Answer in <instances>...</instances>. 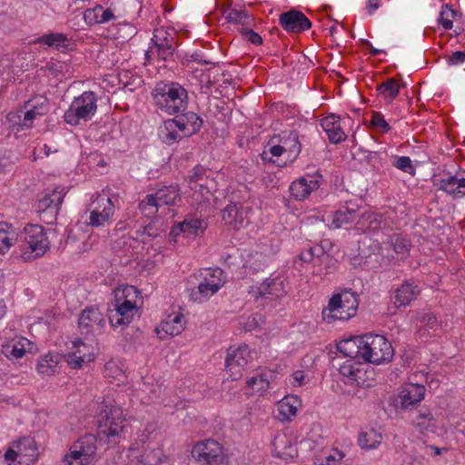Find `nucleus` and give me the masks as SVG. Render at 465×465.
<instances>
[{"instance_id": "obj_1", "label": "nucleus", "mask_w": 465, "mask_h": 465, "mask_svg": "<svg viewBox=\"0 0 465 465\" xmlns=\"http://www.w3.org/2000/svg\"><path fill=\"white\" fill-rule=\"evenodd\" d=\"M151 96L153 105L169 115L185 112L189 104L187 90L175 81L157 82L151 91Z\"/></svg>"}, {"instance_id": "obj_2", "label": "nucleus", "mask_w": 465, "mask_h": 465, "mask_svg": "<svg viewBox=\"0 0 465 465\" xmlns=\"http://www.w3.org/2000/svg\"><path fill=\"white\" fill-rule=\"evenodd\" d=\"M358 306L357 293L344 289L331 296L328 306L322 310V316L328 323L337 320L347 321L356 315Z\"/></svg>"}, {"instance_id": "obj_3", "label": "nucleus", "mask_w": 465, "mask_h": 465, "mask_svg": "<svg viewBox=\"0 0 465 465\" xmlns=\"http://www.w3.org/2000/svg\"><path fill=\"white\" fill-rule=\"evenodd\" d=\"M22 253L25 261H32L43 256L49 248V241L43 226L27 224L22 233Z\"/></svg>"}, {"instance_id": "obj_4", "label": "nucleus", "mask_w": 465, "mask_h": 465, "mask_svg": "<svg viewBox=\"0 0 465 465\" xmlns=\"http://www.w3.org/2000/svg\"><path fill=\"white\" fill-rule=\"evenodd\" d=\"M97 111V95L93 91H85L75 97L69 108L64 112V121L76 126L81 122H87L92 119Z\"/></svg>"}, {"instance_id": "obj_5", "label": "nucleus", "mask_w": 465, "mask_h": 465, "mask_svg": "<svg viewBox=\"0 0 465 465\" xmlns=\"http://www.w3.org/2000/svg\"><path fill=\"white\" fill-rule=\"evenodd\" d=\"M362 360L364 362L381 364L390 361L394 350L389 341L382 335L367 333L362 335Z\"/></svg>"}, {"instance_id": "obj_6", "label": "nucleus", "mask_w": 465, "mask_h": 465, "mask_svg": "<svg viewBox=\"0 0 465 465\" xmlns=\"http://www.w3.org/2000/svg\"><path fill=\"white\" fill-rule=\"evenodd\" d=\"M191 454L199 465H224L227 462L223 447L213 439L195 443Z\"/></svg>"}, {"instance_id": "obj_7", "label": "nucleus", "mask_w": 465, "mask_h": 465, "mask_svg": "<svg viewBox=\"0 0 465 465\" xmlns=\"http://www.w3.org/2000/svg\"><path fill=\"white\" fill-rule=\"evenodd\" d=\"M96 437L85 433L75 440L63 460L64 465H84L90 461V458L96 452Z\"/></svg>"}, {"instance_id": "obj_8", "label": "nucleus", "mask_w": 465, "mask_h": 465, "mask_svg": "<svg viewBox=\"0 0 465 465\" xmlns=\"http://www.w3.org/2000/svg\"><path fill=\"white\" fill-rule=\"evenodd\" d=\"M366 363L360 361L347 360L339 369L342 381L347 385L357 387H371L372 384L373 371L366 370Z\"/></svg>"}, {"instance_id": "obj_9", "label": "nucleus", "mask_w": 465, "mask_h": 465, "mask_svg": "<svg viewBox=\"0 0 465 465\" xmlns=\"http://www.w3.org/2000/svg\"><path fill=\"white\" fill-rule=\"evenodd\" d=\"M125 419L123 410L118 406H106L101 412L98 433L106 438L115 437L124 430Z\"/></svg>"}, {"instance_id": "obj_10", "label": "nucleus", "mask_w": 465, "mask_h": 465, "mask_svg": "<svg viewBox=\"0 0 465 465\" xmlns=\"http://www.w3.org/2000/svg\"><path fill=\"white\" fill-rule=\"evenodd\" d=\"M223 275V272L220 268L205 269L203 278L200 282L197 291H193L191 293L192 299L194 302H202L216 293L224 283Z\"/></svg>"}, {"instance_id": "obj_11", "label": "nucleus", "mask_w": 465, "mask_h": 465, "mask_svg": "<svg viewBox=\"0 0 465 465\" xmlns=\"http://www.w3.org/2000/svg\"><path fill=\"white\" fill-rule=\"evenodd\" d=\"M155 52L156 60L168 64H175L178 58L176 52V41L167 32L155 29L152 38Z\"/></svg>"}, {"instance_id": "obj_12", "label": "nucleus", "mask_w": 465, "mask_h": 465, "mask_svg": "<svg viewBox=\"0 0 465 465\" xmlns=\"http://www.w3.org/2000/svg\"><path fill=\"white\" fill-rule=\"evenodd\" d=\"M104 325V314L94 306H88L83 310L78 319V328L82 335L100 334Z\"/></svg>"}, {"instance_id": "obj_13", "label": "nucleus", "mask_w": 465, "mask_h": 465, "mask_svg": "<svg viewBox=\"0 0 465 465\" xmlns=\"http://www.w3.org/2000/svg\"><path fill=\"white\" fill-rule=\"evenodd\" d=\"M250 358V350L246 344L240 345L236 349L229 348L225 359V367L232 380H238L242 377Z\"/></svg>"}, {"instance_id": "obj_14", "label": "nucleus", "mask_w": 465, "mask_h": 465, "mask_svg": "<svg viewBox=\"0 0 465 465\" xmlns=\"http://www.w3.org/2000/svg\"><path fill=\"white\" fill-rule=\"evenodd\" d=\"M364 209L362 201H346L332 214L331 224L335 229H340L345 225L357 221L360 211Z\"/></svg>"}, {"instance_id": "obj_15", "label": "nucleus", "mask_w": 465, "mask_h": 465, "mask_svg": "<svg viewBox=\"0 0 465 465\" xmlns=\"http://www.w3.org/2000/svg\"><path fill=\"white\" fill-rule=\"evenodd\" d=\"M279 24L288 33L300 34L312 27L309 18L297 9L283 12L279 16Z\"/></svg>"}, {"instance_id": "obj_16", "label": "nucleus", "mask_w": 465, "mask_h": 465, "mask_svg": "<svg viewBox=\"0 0 465 465\" xmlns=\"http://www.w3.org/2000/svg\"><path fill=\"white\" fill-rule=\"evenodd\" d=\"M137 308L134 302L124 299L116 300L114 308L109 310V322L112 327L128 325L136 312Z\"/></svg>"}, {"instance_id": "obj_17", "label": "nucleus", "mask_w": 465, "mask_h": 465, "mask_svg": "<svg viewBox=\"0 0 465 465\" xmlns=\"http://www.w3.org/2000/svg\"><path fill=\"white\" fill-rule=\"evenodd\" d=\"M322 175L316 172L314 175H307L292 182L289 187L292 197L296 201H303L320 187Z\"/></svg>"}, {"instance_id": "obj_18", "label": "nucleus", "mask_w": 465, "mask_h": 465, "mask_svg": "<svg viewBox=\"0 0 465 465\" xmlns=\"http://www.w3.org/2000/svg\"><path fill=\"white\" fill-rule=\"evenodd\" d=\"M22 109L26 110L23 116L24 126L32 128L34 120L37 116H43L48 113V100L44 95H35L24 103Z\"/></svg>"}, {"instance_id": "obj_19", "label": "nucleus", "mask_w": 465, "mask_h": 465, "mask_svg": "<svg viewBox=\"0 0 465 465\" xmlns=\"http://www.w3.org/2000/svg\"><path fill=\"white\" fill-rule=\"evenodd\" d=\"M249 208L241 203H231L223 210L222 219L225 224L238 230L249 223Z\"/></svg>"}, {"instance_id": "obj_20", "label": "nucleus", "mask_w": 465, "mask_h": 465, "mask_svg": "<svg viewBox=\"0 0 465 465\" xmlns=\"http://www.w3.org/2000/svg\"><path fill=\"white\" fill-rule=\"evenodd\" d=\"M207 225L208 223L204 219L187 216L183 222L172 227L170 234L173 237H177L180 234H184L188 237H196L204 232Z\"/></svg>"}, {"instance_id": "obj_21", "label": "nucleus", "mask_w": 465, "mask_h": 465, "mask_svg": "<svg viewBox=\"0 0 465 465\" xmlns=\"http://www.w3.org/2000/svg\"><path fill=\"white\" fill-rule=\"evenodd\" d=\"M420 294V288L413 280H406L395 290L393 304L401 309L411 304Z\"/></svg>"}, {"instance_id": "obj_22", "label": "nucleus", "mask_w": 465, "mask_h": 465, "mask_svg": "<svg viewBox=\"0 0 465 465\" xmlns=\"http://www.w3.org/2000/svg\"><path fill=\"white\" fill-rule=\"evenodd\" d=\"M174 120L178 124V130L183 134L185 137H190L197 134L203 124V120L194 112H181V114H174Z\"/></svg>"}, {"instance_id": "obj_23", "label": "nucleus", "mask_w": 465, "mask_h": 465, "mask_svg": "<svg viewBox=\"0 0 465 465\" xmlns=\"http://www.w3.org/2000/svg\"><path fill=\"white\" fill-rule=\"evenodd\" d=\"M286 294L283 280L279 276L266 278L258 287L256 298L274 299Z\"/></svg>"}, {"instance_id": "obj_24", "label": "nucleus", "mask_w": 465, "mask_h": 465, "mask_svg": "<svg viewBox=\"0 0 465 465\" xmlns=\"http://www.w3.org/2000/svg\"><path fill=\"white\" fill-rule=\"evenodd\" d=\"M96 201L97 203L103 204V209H94L90 212L88 224L93 227L104 226L114 213V204L111 198L99 196Z\"/></svg>"}, {"instance_id": "obj_25", "label": "nucleus", "mask_w": 465, "mask_h": 465, "mask_svg": "<svg viewBox=\"0 0 465 465\" xmlns=\"http://www.w3.org/2000/svg\"><path fill=\"white\" fill-rule=\"evenodd\" d=\"M425 394V387L420 384L411 383L402 388L399 394V404L402 410L413 408Z\"/></svg>"}, {"instance_id": "obj_26", "label": "nucleus", "mask_w": 465, "mask_h": 465, "mask_svg": "<svg viewBox=\"0 0 465 465\" xmlns=\"http://www.w3.org/2000/svg\"><path fill=\"white\" fill-rule=\"evenodd\" d=\"M18 464L19 465H29L35 462L37 459V448L34 439L25 437L19 440L16 443Z\"/></svg>"}, {"instance_id": "obj_27", "label": "nucleus", "mask_w": 465, "mask_h": 465, "mask_svg": "<svg viewBox=\"0 0 465 465\" xmlns=\"http://www.w3.org/2000/svg\"><path fill=\"white\" fill-rule=\"evenodd\" d=\"M321 125L328 135L330 143L337 144L346 139V134L341 126L339 117L332 115L324 117L321 121Z\"/></svg>"}, {"instance_id": "obj_28", "label": "nucleus", "mask_w": 465, "mask_h": 465, "mask_svg": "<svg viewBox=\"0 0 465 465\" xmlns=\"http://www.w3.org/2000/svg\"><path fill=\"white\" fill-rule=\"evenodd\" d=\"M66 194L63 186H55L52 191L46 190L44 196L39 199L37 210H60L64 198Z\"/></svg>"}, {"instance_id": "obj_29", "label": "nucleus", "mask_w": 465, "mask_h": 465, "mask_svg": "<svg viewBox=\"0 0 465 465\" xmlns=\"http://www.w3.org/2000/svg\"><path fill=\"white\" fill-rule=\"evenodd\" d=\"M34 43L48 48H54L63 53L69 49V39L67 35L63 33L51 32L44 34L43 35L38 36Z\"/></svg>"}, {"instance_id": "obj_30", "label": "nucleus", "mask_w": 465, "mask_h": 465, "mask_svg": "<svg viewBox=\"0 0 465 465\" xmlns=\"http://www.w3.org/2000/svg\"><path fill=\"white\" fill-rule=\"evenodd\" d=\"M115 19L116 16L111 9H104L100 5L84 12V20L88 25L105 24Z\"/></svg>"}, {"instance_id": "obj_31", "label": "nucleus", "mask_w": 465, "mask_h": 465, "mask_svg": "<svg viewBox=\"0 0 465 465\" xmlns=\"http://www.w3.org/2000/svg\"><path fill=\"white\" fill-rule=\"evenodd\" d=\"M362 336L343 340L337 344L338 351L352 361L362 360Z\"/></svg>"}, {"instance_id": "obj_32", "label": "nucleus", "mask_w": 465, "mask_h": 465, "mask_svg": "<svg viewBox=\"0 0 465 465\" xmlns=\"http://www.w3.org/2000/svg\"><path fill=\"white\" fill-rule=\"evenodd\" d=\"M178 124L174 118L163 121V124L158 128V136L160 140L168 145L179 142L183 137V134H180Z\"/></svg>"}, {"instance_id": "obj_33", "label": "nucleus", "mask_w": 465, "mask_h": 465, "mask_svg": "<svg viewBox=\"0 0 465 465\" xmlns=\"http://www.w3.org/2000/svg\"><path fill=\"white\" fill-rule=\"evenodd\" d=\"M381 217L370 211H360L358 219L355 223V227L358 231L362 232H374L381 228Z\"/></svg>"}, {"instance_id": "obj_34", "label": "nucleus", "mask_w": 465, "mask_h": 465, "mask_svg": "<svg viewBox=\"0 0 465 465\" xmlns=\"http://www.w3.org/2000/svg\"><path fill=\"white\" fill-rule=\"evenodd\" d=\"M280 142L284 146V151L288 153V160L293 162L302 151V142L298 133L296 131L283 133Z\"/></svg>"}, {"instance_id": "obj_35", "label": "nucleus", "mask_w": 465, "mask_h": 465, "mask_svg": "<svg viewBox=\"0 0 465 465\" xmlns=\"http://www.w3.org/2000/svg\"><path fill=\"white\" fill-rule=\"evenodd\" d=\"M74 347L77 349L75 352L67 353L65 361L73 369H78L83 366L84 363L90 362L94 360V356L92 353H85L81 347L86 348L85 344L81 340L74 341Z\"/></svg>"}, {"instance_id": "obj_36", "label": "nucleus", "mask_w": 465, "mask_h": 465, "mask_svg": "<svg viewBox=\"0 0 465 465\" xmlns=\"http://www.w3.org/2000/svg\"><path fill=\"white\" fill-rule=\"evenodd\" d=\"M184 329V317L182 313H174L167 316L163 320L160 327L155 329L157 333H160V330L164 331L165 334L170 336H176L180 334Z\"/></svg>"}, {"instance_id": "obj_37", "label": "nucleus", "mask_w": 465, "mask_h": 465, "mask_svg": "<svg viewBox=\"0 0 465 465\" xmlns=\"http://www.w3.org/2000/svg\"><path fill=\"white\" fill-rule=\"evenodd\" d=\"M302 406L301 399L296 395H287L278 402V411L283 420H292Z\"/></svg>"}, {"instance_id": "obj_38", "label": "nucleus", "mask_w": 465, "mask_h": 465, "mask_svg": "<svg viewBox=\"0 0 465 465\" xmlns=\"http://www.w3.org/2000/svg\"><path fill=\"white\" fill-rule=\"evenodd\" d=\"M152 194L160 206L174 205L182 200L177 185L163 186Z\"/></svg>"}, {"instance_id": "obj_39", "label": "nucleus", "mask_w": 465, "mask_h": 465, "mask_svg": "<svg viewBox=\"0 0 465 465\" xmlns=\"http://www.w3.org/2000/svg\"><path fill=\"white\" fill-rule=\"evenodd\" d=\"M15 240L16 232L14 227L5 222H0V253L8 252Z\"/></svg>"}, {"instance_id": "obj_40", "label": "nucleus", "mask_w": 465, "mask_h": 465, "mask_svg": "<svg viewBox=\"0 0 465 465\" xmlns=\"http://www.w3.org/2000/svg\"><path fill=\"white\" fill-rule=\"evenodd\" d=\"M401 85L394 78H388L376 86L378 94L389 103H391L399 94Z\"/></svg>"}, {"instance_id": "obj_41", "label": "nucleus", "mask_w": 465, "mask_h": 465, "mask_svg": "<svg viewBox=\"0 0 465 465\" xmlns=\"http://www.w3.org/2000/svg\"><path fill=\"white\" fill-rule=\"evenodd\" d=\"M227 23L250 27L253 25L254 18L245 10L231 9L225 16Z\"/></svg>"}, {"instance_id": "obj_42", "label": "nucleus", "mask_w": 465, "mask_h": 465, "mask_svg": "<svg viewBox=\"0 0 465 465\" xmlns=\"http://www.w3.org/2000/svg\"><path fill=\"white\" fill-rule=\"evenodd\" d=\"M381 435L374 429L361 431L358 437V444L361 449H375L381 444Z\"/></svg>"}, {"instance_id": "obj_43", "label": "nucleus", "mask_w": 465, "mask_h": 465, "mask_svg": "<svg viewBox=\"0 0 465 465\" xmlns=\"http://www.w3.org/2000/svg\"><path fill=\"white\" fill-rule=\"evenodd\" d=\"M458 178L457 174L451 175L450 173L443 176L434 175L432 178V183L438 190H441L453 196Z\"/></svg>"}, {"instance_id": "obj_44", "label": "nucleus", "mask_w": 465, "mask_h": 465, "mask_svg": "<svg viewBox=\"0 0 465 465\" xmlns=\"http://www.w3.org/2000/svg\"><path fill=\"white\" fill-rule=\"evenodd\" d=\"M413 422L416 427L420 429L421 433L436 431L437 423L433 414L430 411L420 412Z\"/></svg>"}, {"instance_id": "obj_45", "label": "nucleus", "mask_w": 465, "mask_h": 465, "mask_svg": "<svg viewBox=\"0 0 465 465\" xmlns=\"http://www.w3.org/2000/svg\"><path fill=\"white\" fill-rule=\"evenodd\" d=\"M390 243L395 253L401 255V258H405L409 255L411 242L409 239L402 234L393 233L390 237Z\"/></svg>"}, {"instance_id": "obj_46", "label": "nucleus", "mask_w": 465, "mask_h": 465, "mask_svg": "<svg viewBox=\"0 0 465 465\" xmlns=\"http://www.w3.org/2000/svg\"><path fill=\"white\" fill-rule=\"evenodd\" d=\"M327 242H321V243L314 244L313 246H310L311 251L312 252V256L314 258V261L317 264V269H314L313 273L316 275L322 274V268L321 264L324 262L328 258L329 254L327 253L325 247H326Z\"/></svg>"}, {"instance_id": "obj_47", "label": "nucleus", "mask_w": 465, "mask_h": 465, "mask_svg": "<svg viewBox=\"0 0 465 465\" xmlns=\"http://www.w3.org/2000/svg\"><path fill=\"white\" fill-rule=\"evenodd\" d=\"M159 207L160 205L153 194H147L138 204L141 213L148 218L155 216Z\"/></svg>"}, {"instance_id": "obj_48", "label": "nucleus", "mask_w": 465, "mask_h": 465, "mask_svg": "<svg viewBox=\"0 0 465 465\" xmlns=\"http://www.w3.org/2000/svg\"><path fill=\"white\" fill-rule=\"evenodd\" d=\"M209 170L203 165H196L190 172L186 180L190 185L193 183L199 184L201 187L205 185V182L208 178Z\"/></svg>"}, {"instance_id": "obj_49", "label": "nucleus", "mask_w": 465, "mask_h": 465, "mask_svg": "<svg viewBox=\"0 0 465 465\" xmlns=\"http://www.w3.org/2000/svg\"><path fill=\"white\" fill-rule=\"evenodd\" d=\"M23 110L12 111L6 115V122L10 128L15 129L17 132L26 129L24 126Z\"/></svg>"}, {"instance_id": "obj_50", "label": "nucleus", "mask_w": 465, "mask_h": 465, "mask_svg": "<svg viewBox=\"0 0 465 465\" xmlns=\"http://www.w3.org/2000/svg\"><path fill=\"white\" fill-rule=\"evenodd\" d=\"M392 165L411 175L415 174V167L412 165V162L409 156H394V161L392 163Z\"/></svg>"}, {"instance_id": "obj_51", "label": "nucleus", "mask_w": 465, "mask_h": 465, "mask_svg": "<svg viewBox=\"0 0 465 465\" xmlns=\"http://www.w3.org/2000/svg\"><path fill=\"white\" fill-rule=\"evenodd\" d=\"M454 17L455 11L450 7V5H445L441 7L438 23L442 25L445 30H450L453 26V23L448 16Z\"/></svg>"}, {"instance_id": "obj_52", "label": "nucleus", "mask_w": 465, "mask_h": 465, "mask_svg": "<svg viewBox=\"0 0 465 465\" xmlns=\"http://www.w3.org/2000/svg\"><path fill=\"white\" fill-rule=\"evenodd\" d=\"M284 146L282 144H274L268 148V150L264 149L261 153V159L263 163H274L272 156L279 157L284 153Z\"/></svg>"}, {"instance_id": "obj_53", "label": "nucleus", "mask_w": 465, "mask_h": 465, "mask_svg": "<svg viewBox=\"0 0 465 465\" xmlns=\"http://www.w3.org/2000/svg\"><path fill=\"white\" fill-rule=\"evenodd\" d=\"M248 387L257 392H262L269 387V380L266 374H261L258 377H252L247 381Z\"/></svg>"}, {"instance_id": "obj_54", "label": "nucleus", "mask_w": 465, "mask_h": 465, "mask_svg": "<svg viewBox=\"0 0 465 465\" xmlns=\"http://www.w3.org/2000/svg\"><path fill=\"white\" fill-rule=\"evenodd\" d=\"M244 39L252 43L255 45H260L262 44V36L254 32L252 29L249 27H241L239 29Z\"/></svg>"}, {"instance_id": "obj_55", "label": "nucleus", "mask_w": 465, "mask_h": 465, "mask_svg": "<svg viewBox=\"0 0 465 465\" xmlns=\"http://www.w3.org/2000/svg\"><path fill=\"white\" fill-rule=\"evenodd\" d=\"M52 361V357L45 355L37 364V371L39 373L50 376L54 372V366L51 365L49 361Z\"/></svg>"}, {"instance_id": "obj_56", "label": "nucleus", "mask_w": 465, "mask_h": 465, "mask_svg": "<svg viewBox=\"0 0 465 465\" xmlns=\"http://www.w3.org/2000/svg\"><path fill=\"white\" fill-rule=\"evenodd\" d=\"M17 453L13 449H8L5 453L0 451V465H19Z\"/></svg>"}, {"instance_id": "obj_57", "label": "nucleus", "mask_w": 465, "mask_h": 465, "mask_svg": "<svg viewBox=\"0 0 465 465\" xmlns=\"http://www.w3.org/2000/svg\"><path fill=\"white\" fill-rule=\"evenodd\" d=\"M371 124L374 127L381 128L384 133H388L391 130V126L381 113L375 112L372 114Z\"/></svg>"}, {"instance_id": "obj_58", "label": "nucleus", "mask_w": 465, "mask_h": 465, "mask_svg": "<svg viewBox=\"0 0 465 465\" xmlns=\"http://www.w3.org/2000/svg\"><path fill=\"white\" fill-rule=\"evenodd\" d=\"M40 214L41 220L47 223L53 224L57 218L58 210L47 209V210H37Z\"/></svg>"}, {"instance_id": "obj_59", "label": "nucleus", "mask_w": 465, "mask_h": 465, "mask_svg": "<svg viewBox=\"0 0 465 465\" xmlns=\"http://www.w3.org/2000/svg\"><path fill=\"white\" fill-rule=\"evenodd\" d=\"M420 321L425 327L430 330H435L438 324L436 316L431 312H423Z\"/></svg>"}, {"instance_id": "obj_60", "label": "nucleus", "mask_w": 465, "mask_h": 465, "mask_svg": "<svg viewBox=\"0 0 465 465\" xmlns=\"http://www.w3.org/2000/svg\"><path fill=\"white\" fill-rule=\"evenodd\" d=\"M298 258L302 262H305V263L312 262L315 269L318 268L310 247L304 248L303 250H302L298 255Z\"/></svg>"}, {"instance_id": "obj_61", "label": "nucleus", "mask_w": 465, "mask_h": 465, "mask_svg": "<svg viewBox=\"0 0 465 465\" xmlns=\"http://www.w3.org/2000/svg\"><path fill=\"white\" fill-rule=\"evenodd\" d=\"M465 62V52L456 51L448 58L449 65H458Z\"/></svg>"}, {"instance_id": "obj_62", "label": "nucleus", "mask_w": 465, "mask_h": 465, "mask_svg": "<svg viewBox=\"0 0 465 465\" xmlns=\"http://www.w3.org/2000/svg\"><path fill=\"white\" fill-rule=\"evenodd\" d=\"M143 234H146L150 239H154L160 234V230L153 223H150L143 227Z\"/></svg>"}, {"instance_id": "obj_63", "label": "nucleus", "mask_w": 465, "mask_h": 465, "mask_svg": "<svg viewBox=\"0 0 465 465\" xmlns=\"http://www.w3.org/2000/svg\"><path fill=\"white\" fill-rule=\"evenodd\" d=\"M465 196V178H458L455 193H453L454 198H461Z\"/></svg>"}, {"instance_id": "obj_64", "label": "nucleus", "mask_w": 465, "mask_h": 465, "mask_svg": "<svg viewBox=\"0 0 465 465\" xmlns=\"http://www.w3.org/2000/svg\"><path fill=\"white\" fill-rule=\"evenodd\" d=\"M381 6V0H368L366 2V10L369 15H373Z\"/></svg>"}]
</instances>
